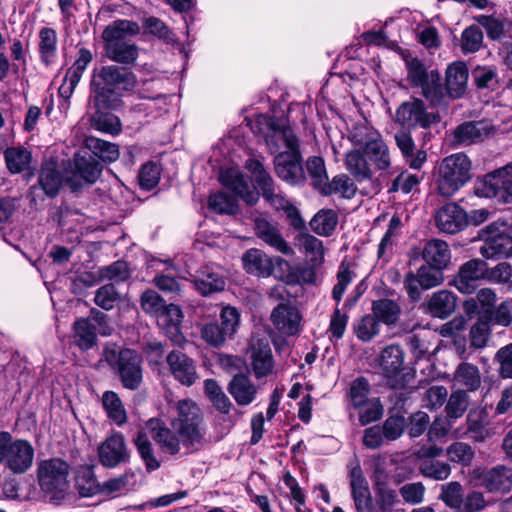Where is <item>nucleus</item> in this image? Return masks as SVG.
Masks as SVG:
<instances>
[{
	"label": "nucleus",
	"mask_w": 512,
	"mask_h": 512,
	"mask_svg": "<svg viewBox=\"0 0 512 512\" xmlns=\"http://www.w3.org/2000/svg\"><path fill=\"white\" fill-rule=\"evenodd\" d=\"M7 168L12 173H20L28 169L31 153L23 147H12L5 151Z\"/></svg>",
	"instance_id": "nucleus-52"
},
{
	"label": "nucleus",
	"mask_w": 512,
	"mask_h": 512,
	"mask_svg": "<svg viewBox=\"0 0 512 512\" xmlns=\"http://www.w3.org/2000/svg\"><path fill=\"white\" fill-rule=\"evenodd\" d=\"M472 178V162L462 152L445 157L439 164L435 185L443 197H452Z\"/></svg>",
	"instance_id": "nucleus-2"
},
{
	"label": "nucleus",
	"mask_w": 512,
	"mask_h": 512,
	"mask_svg": "<svg viewBox=\"0 0 512 512\" xmlns=\"http://www.w3.org/2000/svg\"><path fill=\"white\" fill-rule=\"evenodd\" d=\"M74 487L82 497H90L100 492V484L94 476L92 467L81 466L76 469Z\"/></svg>",
	"instance_id": "nucleus-43"
},
{
	"label": "nucleus",
	"mask_w": 512,
	"mask_h": 512,
	"mask_svg": "<svg viewBox=\"0 0 512 512\" xmlns=\"http://www.w3.org/2000/svg\"><path fill=\"white\" fill-rule=\"evenodd\" d=\"M201 338L213 347H221L227 339H231L225 330L216 322H208L200 327Z\"/></svg>",
	"instance_id": "nucleus-57"
},
{
	"label": "nucleus",
	"mask_w": 512,
	"mask_h": 512,
	"mask_svg": "<svg viewBox=\"0 0 512 512\" xmlns=\"http://www.w3.org/2000/svg\"><path fill=\"white\" fill-rule=\"evenodd\" d=\"M494 132V127L488 120L469 121L457 126L453 132L454 141L462 146H468L480 141Z\"/></svg>",
	"instance_id": "nucleus-22"
},
{
	"label": "nucleus",
	"mask_w": 512,
	"mask_h": 512,
	"mask_svg": "<svg viewBox=\"0 0 512 512\" xmlns=\"http://www.w3.org/2000/svg\"><path fill=\"white\" fill-rule=\"evenodd\" d=\"M380 328V322L373 313L364 315L353 326L356 337L363 342H369L376 337Z\"/></svg>",
	"instance_id": "nucleus-51"
},
{
	"label": "nucleus",
	"mask_w": 512,
	"mask_h": 512,
	"mask_svg": "<svg viewBox=\"0 0 512 512\" xmlns=\"http://www.w3.org/2000/svg\"><path fill=\"white\" fill-rule=\"evenodd\" d=\"M39 183L49 197H54L59 193L63 184V177L56 160L48 159L44 161L39 175Z\"/></svg>",
	"instance_id": "nucleus-36"
},
{
	"label": "nucleus",
	"mask_w": 512,
	"mask_h": 512,
	"mask_svg": "<svg viewBox=\"0 0 512 512\" xmlns=\"http://www.w3.org/2000/svg\"><path fill=\"white\" fill-rule=\"evenodd\" d=\"M436 226L447 234H455L463 230L467 223L466 212L456 203H447L435 214Z\"/></svg>",
	"instance_id": "nucleus-20"
},
{
	"label": "nucleus",
	"mask_w": 512,
	"mask_h": 512,
	"mask_svg": "<svg viewBox=\"0 0 512 512\" xmlns=\"http://www.w3.org/2000/svg\"><path fill=\"white\" fill-rule=\"evenodd\" d=\"M457 297L448 290L434 292L426 303V311L432 317L446 319L456 309Z\"/></svg>",
	"instance_id": "nucleus-33"
},
{
	"label": "nucleus",
	"mask_w": 512,
	"mask_h": 512,
	"mask_svg": "<svg viewBox=\"0 0 512 512\" xmlns=\"http://www.w3.org/2000/svg\"><path fill=\"white\" fill-rule=\"evenodd\" d=\"M228 391L239 406H247L256 399L258 387L249 376L237 374L230 381Z\"/></svg>",
	"instance_id": "nucleus-32"
},
{
	"label": "nucleus",
	"mask_w": 512,
	"mask_h": 512,
	"mask_svg": "<svg viewBox=\"0 0 512 512\" xmlns=\"http://www.w3.org/2000/svg\"><path fill=\"white\" fill-rule=\"evenodd\" d=\"M469 405V396L464 389H457L448 399L445 407L448 423L445 426L438 428V423L434 422L432 430L436 431L437 435L444 436L448 433L452 426V421L463 416Z\"/></svg>",
	"instance_id": "nucleus-29"
},
{
	"label": "nucleus",
	"mask_w": 512,
	"mask_h": 512,
	"mask_svg": "<svg viewBox=\"0 0 512 512\" xmlns=\"http://www.w3.org/2000/svg\"><path fill=\"white\" fill-rule=\"evenodd\" d=\"M38 483L45 498L55 505L64 500V460L51 458L43 460L37 468Z\"/></svg>",
	"instance_id": "nucleus-7"
},
{
	"label": "nucleus",
	"mask_w": 512,
	"mask_h": 512,
	"mask_svg": "<svg viewBox=\"0 0 512 512\" xmlns=\"http://www.w3.org/2000/svg\"><path fill=\"white\" fill-rule=\"evenodd\" d=\"M156 318L159 327L174 344L180 345L184 341V337L180 332L183 314L178 306L174 304L166 305Z\"/></svg>",
	"instance_id": "nucleus-26"
},
{
	"label": "nucleus",
	"mask_w": 512,
	"mask_h": 512,
	"mask_svg": "<svg viewBox=\"0 0 512 512\" xmlns=\"http://www.w3.org/2000/svg\"><path fill=\"white\" fill-rule=\"evenodd\" d=\"M338 223V216L335 211L320 210L310 221L311 229L318 235L329 236L335 230Z\"/></svg>",
	"instance_id": "nucleus-49"
},
{
	"label": "nucleus",
	"mask_w": 512,
	"mask_h": 512,
	"mask_svg": "<svg viewBox=\"0 0 512 512\" xmlns=\"http://www.w3.org/2000/svg\"><path fill=\"white\" fill-rule=\"evenodd\" d=\"M260 132L265 138L266 145L272 154L280 153L282 148L292 151L299 148L298 139L294 135L288 120L271 116H261L258 119Z\"/></svg>",
	"instance_id": "nucleus-6"
},
{
	"label": "nucleus",
	"mask_w": 512,
	"mask_h": 512,
	"mask_svg": "<svg viewBox=\"0 0 512 512\" xmlns=\"http://www.w3.org/2000/svg\"><path fill=\"white\" fill-rule=\"evenodd\" d=\"M166 362L173 377L182 385L191 386L197 380V372L194 361L181 351L173 350Z\"/></svg>",
	"instance_id": "nucleus-21"
},
{
	"label": "nucleus",
	"mask_w": 512,
	"mask_h": 512,
	"mask_svg": "<svg viewBox=\"0 0 512 512\" xmlns=\"http://www.w3.org/2000/svg\"><path fill=\"white\" fill-rule=\"evenodd\" d=\"M102 405L110 421L123 425L127 421V412L119 395L114 391H106L102 396Z\"/></svg>",
	"instance_id": "nucleus-44"
},
{
	"label": "nucleus",
	"mask_w": 512,
	"mask_h": 512,
	"mask_svg": "<svg viewBox=\"0 0 512 512\" xmlns=\"http://www.w3.org/2000/svg\"><path fill=\"white\" fill-rule=\"evenodd\" d=\"M468 437L475 442H484L492 435V429L488 426L487 413L481 409L469 411L466 419Z\"/></svg>",
	"instance_id": "nucleus-38"
},
{
	"label": "nucleus",
	"mask_w": 512,
	"mask_h": 512,
	"mask_svg": "<svg viewBox=\"0 0 512 512\" xmlns=\"http://www.w3.org/2000/svg\"><path fill=\"white\" fill-rule=\"evenodd\" d=\"M131 275L130 268L125 261H115L110 265L103 266L98 270L99 279L104 281L124 282Z\"/></svg>",
	"instance_id": "nucleus-54"
},
{
	"label": "nucleus",
	"mask_w": 512,
	"mask_h": 512,
	"mask_svg": "<svg viewBox=\"0 0 512 512\" xmlns=\"http://www.w3.org/2000/svg\"><path fill=\"white\" fill-rule=\"evenodd\" d=\"M403 60L407 71L406 79L411 87L421 88L422 95L430 102L432 107L443 105L445 95L438 71H428L420 59L410 55H403Z\"/></svg>",
	"instance_id": "nucleus-3"
},
{
	"label": "nucleus",
	"mask_w": 512,
	"mask_h": 512,
	"mask_svg": "<svg viewBox=\"0 0 512 512\" xmlns=\"http://www.w3.org/2000/svg\"><path fill=\"white\" fill-rule=\"evenodd\" d=\"M345 164L347 170L358 180L371 177L369 164L360 150L354 149L349 151L346 154Z\"/></svg>",
	"instance_id": "nucleus-50"
},
{
	"label": "nucleus",
	"mask_w": 512,
	"mask_h": 512,
	"mask_svg": "<svg viewBox=\"0 0 512 512\" xmlns=\"http://www.w3.org/2000/svg\"><path fill=\"white\" fill-rule=\"evenodd\" d=\"M491 319L487 315L480 317L470 329V346L475 349L484 348L490 338Z\"/></svg>",
	"instance_id": "nucleus-53"
},
{
	"label": "nucleus",
	"mask_w": 512,
	"mask_h": 512,
	"mask_svg": "<svg viewBox=\"0 0 512 512\" xmlns=\"http://www.w3.org/2000/svg\"><path fill=\"white\" fill-rule=\"evenodd\" d=\"M194 286L202 295L224 290L225 280L222 270L212 266L202 268L194 280Z\"/></svg>",
	"instance_id": "nucleus-35"
},
{
	"label": "nucleus",
	"mask_w": 512,
	"mask_h": 512,
	"mask_svg": "<svg viewBox=\"0 0 512 512\" xmlns=\"http://www.w3.org/2000/svg\"><path fill=\"white\" fill-rule=\"evenodd\" d=\"M356 192L353 182L345 175L336 176L331 183H327L322 193L324 194H340L344 198H351Z\"/></svg>",
	"instance_id": "nucleus-62"
},
{
	"label": "nucleus",
	"mask_w": 512,
	"mask_h": 512,
	"mask_svg": "<svg viewBox=\"0 0 512 512\" xmlns=\"http://www.w3.org/2000/svg\"><path fill=\"white\" fill-rule=\"evenodd\" d=\"M447 456L452 462L469 465L474 458V450L464 442H454L447 449Z\"/></svg>",
	"instance_id": "nucleus-63"
},
{
	"label": "nucleus",
	"mask_w": 512,
	"mask_h": 512,
	"mask_svg": "<svg viewBox=\"0 0 512 512\" xmlns=\"http://www.w3.org/2000/svg\"><path fill=\"white\" fill-rule=\"evenodd\" d=\"M442 270L428 264L421 266L416 274H407L404 285L409 298L412 301L420 299L421 291L419 287L427 290L441 285L444 281Z\"/></svg>",
	"instance_id": "nucleus-13"
},
{
	"label": "nucleus",
	"mask_w": 512,
	"mask_h": 512,
	"mask_svg": "<svg viewBox=\"0 0 512 512\" xmlns=\"http://www.w3.org/2000/svg\"><path fill=\"white\" fill-rule=\"evenodd\" d=\"M364 152L378 169L385 170L390 167L391 160L389 149L381 135L364 147Z\"/></svg>",
	"instance_id": "nucleus-46"
},
{
	"label": "nucleus",
	"mask_w": 512,
	"mask_h": 512,
	"mask_svg": "<svg viewBox=\"0 0 512 512\" xmlns=\"http://www.w3.org/2000/svg\"><path fill=\"white\" fill-rule=\"evenodd\" d=\"M395 141L403 156L413 169H419L427 159L424 150L414 152L415 143L411 134L407 131H399L395 134Z\"/></svg>",
	"instance_id": "nucleus-41"
},
{
	"label": "nucleus",
	"mask_w": 512,
	"mask_h": 512,
	"mask_svg": "<svg viewBox=\"0 0 512 512\" xmlns=\"http://www.w3.org/2000/svg\"><path fill=\"white\" fill-rule=\"evenodd\" d=\"M481 385V375L477 366L463 362L459 364L453 376V386L465 391H476Z\"/></svg>",
	"instance_id": "nucleus-40"
},
{
	"label": "nucleus",
	"mask_w": 512,
	"mask_h": 512,
	"mask_svg": "<svg viewBox=\"0 0 512 512\" xmlns=\"http://www.w3.org/2000/svg\"><path fill=\"white\" fill-rule=\"evenodd\" d=\"M105 50L111 60L123 64L133 63L138 57V48L131 41L105 46Z\"/></svg>",
	"instance_id": "nucleus-48"
},
{
	"label": "nucleus",
	"mask_w": 512,
	"mask_h": 512,
	"mask_svg": "<svg viewBox=\"0 0 512 512\" xmlns=\"http://www.w3.org/2000/svg\"><path fill=\"white\" fill-rule=\"evenodd\" d=\"M220 179L224 186L233 190L247 204L253 205L258 201V192L249 185L239 170L227 169L221 174Z\"/></svg>",
	"instance_id": "nucleus-25"
},
{
	"label": "nucleus",
	"mask_w": 512,
	"mask_h": 512,
	"mask_svg": "<svg viewBox=\"0 0 512 512\" xmlns=\"http://www.w3.org/2000/svg\"><path fill=\"white\" fill-rule=\"evenodd\" d=\"M103 166L99 160L88 153H77L66 177V186L72 193H79L93 185L100 177Z\"/></svg>",
	"instance_id": "nucleus-9"
},
{
	"label": "nucleus",
	"mask_w": 512,
	"mask_h": 512,
	"mask_svg": "<svg viewBox=\"0 0 512 512\" xmlns=\"http://www.w3.org/2000/svg\"><path fill=\"white\" fill-rule=\"evenodd\" d=\"M301 162L302 157L299 148L280 152L274 159L276 173L287 183L292 185L298 184L304 179Z\"/></svg>",
	"instance_id": "nucleus-16"
},
{
	"label": "nucleus",
	"mask_w": 512,
	"mask_h": 512,
	"mask_svg": "<svg viewBox=\"0 0 512 512\" xmlns=\"http://www.w3.org/2000/svg\"><path fill=\"white\" fill-rule=\"evenodd\" d=\"M440 499L450 508L459 509L463 502V489L459 482L442 485Z\"/></svg>",
	"instance_id": "nucleus-61"
},
{
	"label": "nucleus",
	"mask_w": 512,
	"mask_h": 512,
	"mask_svg": "<svg viewBox=\"0 0 512 512\" xmlns=\"http://www.w3.org/2000/svg\"><path fill=\"white\" fill-rule=\"evenodd\" d=\"M140 30L141 28L137 22L119 19L105 27L102 38L105 46H109L120 42L131 41L130 37L138 35Z\"/></svg>",
	"instance_id": "nucleus-28"
},
{
	"label": "nucleus",
	"mask_w": 512,
	"mask_h": 512,
	"mask_svg": "<svg viewBox=\"0 0 512 512\" xmlns=\"http://www.w3.org/2000/svg\"><path fill=\"white\" fill-rule=\"evenodd\" d=\"M404 354L400 346L389 345L385 347L379 356V365L382 370L386 383L391 388H413L410 380L414 378V374L403 373Z\"/></svg>",
	"instance_id": "nucleus-10"
},
{
	"label": "nucleus",
	"mask_w": 512,
	"mask_h": 512,
	"mask_svg": "<svg viewBox=\"0 0 512 512\" xmlns=\"http://www.w3.org/2000/svg\"><path fill=\"white\" fill-rule=\"evenodd\" d=\"M126 458L127 450L120 434L111 435L99 447V459L104 466L115 467Z\"/></svg>",
	"instance_id": "nucleus-31"
},
{
	"label": "nucleus",
	"mask_w": 512,
	"mask_h": 512,
	"mask_svg": "<svg viewBox=\"0 0 512 512\" xmlns=\"http://www.w3.org/2000/svg\"><path fill=\"white\" fill-rule=\"evenodd\" d=\"M495 362L502 378L512 379V344L500 348L495 354Z\"/></svg>",
	"instance_id": "nucleus-64"
},
{
	"label": "nucleus",
	"mask_w": 512,
	"mask_h": 512,
	"mask_svg": "<svg viewBox=\"0 0 512 512\" xmlns=\"http://www.w3.org/2000/svg\"><path fill=\"white\" fill-rule=\"evenodd\" d=\"M116 370L125 388L135 390L140 386L142 382L141 358L135 351L122 350Z\"/></svg>",
	"instance_id": "nucleus-17"
},
{
	"label": "nucleus",
	"mask_w": 512,
	"mask_h": 512,
	"mask_svg": "<svg viewBox=\"0 0 512 512\" xmlns=\"http://www.w3.org/2000/svg\"><path fill=\"white\" fill-rule=\"evenodd\" d=\"M84 147L102 162L112 163L118 160L120 151L118 145L94 136H87L84 139Z\"/></svg>",
	"instance_id": "nucleus-42"
},
{
	"label": "nucleus",
	"mask_w": 512,
	"mask_h": 512,
	"mask_svg": "<svg viewBox=\"0 0 512 512\" xmlns=\"http://www.w3.org/2000/svg\"><path fill=\"white\" fill-rule=\"evenodd\" d=\"M92 85L96 92L97 102H103L101 98L104 92H111L112 87L125 90L132 89L135 85V77L131 72L117 66H106L102 68L100 74L93 80Z\"/></svg>",
	"instance_id": "nucleus-11"
},
{
	"label": "nucleus",
	"mask_w": 512,
	"mask_h": 512,
	"mask_svg": "<svg viewBox=\"0 0 512 512\" xmlns=\"http://www.w3.org/2000/svg\"><path fill=\"white\" fill-rule=\"evenodd\" d=\"M74 343L82 350L90 349L96 343L95 326L89 319H79L73 327Z\"/></svg>",
	"instance_id": "nucleus-47"
},
{
	"label": "nucleus",
	"mask_w": 512,
	"mask_h": 512,
	"mask_svg": "<svg viewBox=\"0 0 512 512\" xmlns=\"http://www.w3.org/2000/svg\"><path fill=\"white\" fill-rule=\"evenodd\" d=\"M0 458L14 474L25 473L33 463L34 448L22 439H13L9 432H0Z\"/></svg>",
	"instance_id": "nucleus-4"
},
{
	"label": "nucleus",
	"mask_w": 512,
	"mask_h": 512,
	"mask_svg": "<svg viewBox=\"0 0 512 512\" xmlns=\"http://www.w3.org/2000/svg\"><path fill=\"white\" fill-rule=\"evenodd\" d=\"M481 197H500L504 202L512 201V173L508 168L496 170L486 175L476 188Z\"/></svg>",
	"instance_id": "nucleus-12"
},
{
	"label": "nucleus",
	"mask_w": 512,
	"mask_h": 512,
	"mask_svg": "<svg viewBox=\"0 0 512 512\" xmlns=\"http://www.w3.org/2000/svg\"><path fill=\"white\" fill-rule=\"evenodd\" d=\"M251 366L257 378L269 375L274 367L272 350L267 338L252 336L249 344Z\"/></svg>",
	"instance_id": "nucleus-15"
},
{
	"label": "nucleus",
	"mask_w": 512,
	"mask_h": 512,
	"mask_svg": "<svg viewBox=\"0 0 512 512\" xmlns=\"http://www.w3.org/2000/svg\"><path fill=\"white\" fill-rule=\"evenodd\" d=\"M170 425L172 430L162 420L151 418L137 434L135 445L150 470L160 466L154 456L150 437L159 444L163 452L171 455L179 453L181 444L186 448H198L204 443L203 415L194 401L190 399L178 401Z\"/></svg>",
	"instance_id": "nucleus-1"
},
{
	"label": "nucleus",
	"mask_w": 512,
	"mask_h": 512,
	"mask_svg": "<svg viewBox=\"0 0 512 512\" xmlns=\"http://www.w3.org/2000/svg\"><path fill=\"white\" fill-rule=\"evenodd\" d=\"M242 262L247 273L259 277L270 276L274 269L272 258L255 248L249 249L243 254Z\"/></svg>",
	"instance_id": "nucleus-34"
},
{
	"label": "nucleus",
	"mask_w": 512,
	"mask_h": 512,
	"mask_svg": "<svg viewBox=\"0 0 512 512\" xmlns=\"http://www.w3.org/2000/svg\"><path fill=\"white\" fill-rule=\"evenodd\" d=\"M143 27L146 33L156 36L166 43H174L176 41L175 34L158 18L149 17L145 19Z\"/></svg>",
	"instance_id": "nucleus-60"
},
{
	"label": "nucleus",
	"mask_w": 512,
	"mask_h": 512,
	"mask_svg": "<svg viewBox=\"0 0 512 512\" xmlns=\"http://www.w3.org/2000/svg\"><path fill=\"white\" fill-rule=\"evenodd\" d=\"M481 486L491 493H506L512 487V470L498 465L481 475Z\"/></svg>",
	"instance_id": "nucleus-30"
},
{
	"label": "nucleus",
	"mask_w": 512,
	"mask_h": 512,
	"mask_svg": "<svg viewBox=\"0 0 512 512\" xmlns=\"http://www.w3.org/2000/svg\"><path fill=\"white\" fill-rule=\"evenodd\" d=\"M480 238L484 242L480 248V253L488 259L507 254L512 246L511 238L504 231H500L495 224L481 230Z\"/></svg>",
	"instance_id": "nucleus-18"
},
{
	"label": "nucleus",
	"mask_w": 512,
	"mask_h": 512,
	"mask_svg": "<svg viewBox=\"0 0 512 512\" xmlns=\"http://www.w3.org/2000/svg\"><path fill=\"white\" fill-rule=\"evenodd\" d=\"M270 319L281 334L292 336L300 332L302 317L298 309L291 304L280 303L273 309Z\"/></svg>",
	"instance_id": "nucleus-19"
},
{
	"label": "nucleus",
	"mask_w": 512,
	"mask_h": 512,
	"mask_svg": "<svg viewBox=\"0 0 512 512\" xmlns=\"http://www.w3.org/2000/svg\"><path fill=\"white\" fill-rule=\"evenodd\" d=\"M423 476L435 480H444L449 477L451 468L449 464L434 459H426L419 466Z\"/></svg>",
	"instance_id": "nucleus-59"
},
{
	"label": "nucleus",
	"mask_w": 512,
	"mask_h": 512,
	"mask_svg": "<svg viewBox=\"0 0 512 512\" xmlns=\"http://www.w3.org/2000/svg\"><path fill=\"white\" fill-rule=\"evenodd\" d=\"M246 167L252 173L256 184L263 192V197L275 209L284 210L289 218L292 219L295 227L303 224L298 209L292 205L281 193H277L271 176L266 172L263 165L254 159L247 161Z\"/></svg>",
	"instance_id": "nucleus-5"
},
{
	"label": "nucleus",
	"mask_w": 512,
	"mask_h": 512,
	"mask_svg": "<svg viewBox=\"0 0 512 512\" xmlns=\"http://www.w3.org/2000/svg\"><path fill=\"white\" fill-rule=\"evenodd\" d=\"M256 235L266 244L284 255H293L294 251L285 241L281 232L274 224L264 218L255 220Z\"/></svg>",
	"instance_id": "nucleus-27"
},
{
	"label": "nucleus",
	"mask_w": 512,
	"mask_h": 512,
	"mask_svg": "<svg viewBox=\"0 0 512 512\" xmlns=\"http://www.w3.org/2000/svg\"><path fill=\"white\" fill-rule=\"evenodd\" d=\"M381 134L366 122L355 124L349 132V139L358 146L366 147Z\"/></svg>",
	"instance_id": "nucleus-58"
},
{
	"label": "nucleus",
	"mask_w": 512,
	"mask_h": 512,
	"mask_svg": "<svg viewBox=\"0 0 512 512\" xmlns=\"http://www.w3.org/2000/svg\"><path fill=\"white\" fill-rule=\"evenodd\" d=\"M487 272L486 263L480 259H472L464 263L455 279L456 288L464 294H471L476 289V282Z\"/></svg>",
	"instance_id": "nucleus-23"
},
{
	"label": "nucleus",
	"mask_w": 512,
	"mask_h": 512,
	"mask_svg": "<svg viewBox=\"0 0 512 512\" xmlns=\"http://www.w3.org/2000/svg\"><path fill=\"white\" fill-rule=\"evenodd\" d=\"M468 69L463 62H454L446 70V89L452 98L461 97L467 87Z\"/></svg>",
	"instance_id": "nucleus-37"
},
{
	"label": "nucleus",
	"mask_w": 512,
	"mask_h": 512,
	"mask_svg": "<svg viewBox=\"0 0 512 512\" xmlns=\"http://www.w3.org/2000/svg\"><path fill=\"white\" fill-rule=\"evenodd\" d=\"M296 245L305 252L312 261H320L324 250L322 241L308 233H301L296 237Z\"/></svg>",
	"instance_id": "nucleus-55"
},
{
	"label": "nucleus",
	"mask_w": 512,
	"mask_h": 512,
	"mask_svg": "<svg viewBox=\"0 0 512 512\" xmlns=\"http://www.w3.org/2000/svg\"><path fill=\"white\" fill-rule=\"evenodd\" d=\"M372 313L378 319L388 326L394 325L401 314L399 304L391 299H379L372 303Z\"/></svg>",
	"instance_id": "nucleus-45"
},
{
	"label": "nucleus",
	"mask_w": 512,
	"mask_h": 512,
	"mask_svg": "<svg viewBox=\"0 0 512 512\" xmlns=\"http://www.w3.org/2000/svg\"><path fill=\"white\" fill-rule=\"evenodd\" d=\"M306 168L312 184L322 192L328 183L324 160L321 157H311L307 161Z\"/></svg>",
	"instance_id": "nucleus-56"
},
{
	"label": "nucleus",
	"mask_w": 512,
	"mask_h": 512,
	"mask_svg": "<svg viewBox=\"0 0 512 512\" xmlns=\"http://www.w3.org/2000/svg\"><path fill=\"white\" fill-rule=\"evenodd\" d=\"M49 257L52 261L46 265L44 269L39 268V271L41 272L44 283L50 292L53 308L57 311V305L63 300L62 287L59 281V268L64 262V247H53L49 252Z\"/></svg>",
	"instance_id": "nucleus-14"
},
{
	"label": "nucleus",
	"mask_w": 512,
	"mask_h": 512,
	"mask_svg": "<svg viewBox=\"0 0 512 512\" xmlns=\"http://www.w3.org/2000/svg\"><path fill=\"white\" fill-rule=\"evenodd\" d=\"M422 257L427 264L444 269L450 262L451 252L445 241L432 239L425 244Z\"/></svg>",
	"instance_id": "nucleus-39"
},
{
	"label": "nucleus",
	"mask_w": 512,
	"mask_h": 512,
	"mask_svg": "<svg viewBox=\"0 0 512 512\" xmlns=\"http://www.w3.org/2000/svg\"><path fill=\"white\" fill-rule=\"evenodd\" d=\"M350 485L357 512H369L376 508L372 503L368 483L359 466L350 471Z\"/></svg>",
	"instance_id": "nucleus-24"
},
{
	"label": "nucleus",
	"mask_w": 512,
	"mask_h": 512,
	"mask_svg": "<svg viewBox=\"0 0 512 512\" xmlns=\"http://www.w3.org/2000/svg\"><path fill=\"white\" fill-rule=\"evenodd\" d=\"M395 122L408 130L422 128L428 129L440 122L438 112L428 111L423 100L411 97L402 102L396 109Z\"/></svg>",
	"instance_id": "nucleus-8"
}]
</instances>
